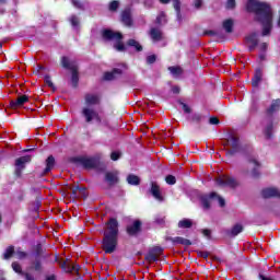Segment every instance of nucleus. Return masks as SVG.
Instances as JSON below:
<instances>
[{"label": "nucleus", "mask_w": 280, "mask_h": 280, "mask_svg": "<svg viewBox=\"0 0 280 280\" xmlns=\"http://www.w3.org/2000/svg\"><path fill=\"white\" fill-rule=\"evenodd\" d=\"M61 67L63 69H68L71 71V84L73 89H78V84H80V72L78 71V65L75 62L69 60V57H61Z\"/></svg>", "instance_id": "nucleus-4"}, {"label": "nucleus", "mask_w": 280, "mask_h": 280, "mask_svg": "<svg viewBox=\"0 0 280 280\" xmlns=\"http://www.w3.org/2000/svg\"><path fill=\"white\" fill-rule=\"evenodd\" d=\"M71 3L77 10H84V4L80 0H71Z\"/></svg>", "instance_id": "nucleus-47"}, {"label": "nucleus", "mask_w": 280, "mask_h": 280, "mask_svg": "<svg viewBox=\"0 0 280 280\" xmlns=\"http://www.w3.org/2000/svg\"><path fill=\"white\" fill-rule=\"evenodd\" d=\"M203 116L201 114H194L190 117L191 124H201Z\"/></svg>", "instance_id": "nucleus-41"}, {"label": "nucleus", "mask_w": 280, "mask_h": 280, "mask_svg": "<svg viewBox=\"0 0 280 280\" xmlns=\"http://www.w3.org/2000/svg\"><path fill=\"white\" fill-rule=\"evenodd\" d=\"M14 255H15L14 245H10V246L7 247V249L4 250L3 259H5V260L12 259V257H13Z\"/></svg>", "instance_id": "nucleus-34"}, {"label": "nucleus", "mask_w": 280, "mask_h": 280, "mask_svg": "<svg viewBox=\"0 0 280 280\" xmlns=\"http://www.w3.org/2000/svg\"><path fill=\"white\" fill-rule=\"evenodd\" d=\"M103 235L102 249L106 255H113V253L117 250V244L119 242V221L115 218H110L106 222Z\"/></svg>", "instance_id": "nucleus-2"}, {"label": "nucleus", "mask_w": 280, "mask_h": 280, "mask_svg": "<svg viewBox=\"0 0 280 280\" xmlns=\"http://www.w3.org/2000/svg\"><path fill=\"white\" fill-rule=\"evenodd\" d=\"M232 145V150H226V156H235L237 152H242V145L240 144V138L234 135H230L228 138V143L225 145Z\"/></svg>", "instance_id": "nucleus-9"}, {"label": "nucleus", "mask_w": 280, "mask_h": 280, "mask_svg": "<svg viewBox=\"0 0 280 280\" xmlns=\"http://www.w3.org/2000/svg\"><path fill=\"white\" fill-rule=\"evenodd\" d=\"M178 229H191L194 226V221L190 219H183L177 224Z\"/></svg>", "instance_id": "nucleus-32"}, {"label": "nucleus", "mask_w": 280, "mask_h": 280, "mask_svg": "<svg viewBox=\"0 0 280 280\" xmlns=\"http://www.w3.org/2000/svg\"><path fill=\"white\" fill-rule=\"evenodd\" d=\"M170 242H172L173 246L180 244L182 246H191V242L188 238L183 236L170 237Z\"/></svg>", "instance_id": "nucleus-27"}, {"label": "nucleus", "mask_w": 280, "mask_h": 280, "mask_svg": "<svg viewBox=\"0 0 280 280\" xmlns=\"http://www.w3.org/2000/svg\"><path fill=\"white\" fill-rule=\"evenodd\" d=\"M27 102H30V96H27L26 94H23V95H19L16 100H11L9 102V106L13 110H16V108H21L25 106Z\"/></svg>", "instance_id": "nucleus-14"}, {"label": "nucleus", "mask_w": 280, "mask_h": 280, "mask_svg": "<svg viewBox=\"0 0 280 280\" xmlns=\"http://www.w3.org/2000/svg\"><path fill=\"white\" fill-rule=\"evenodd\" d=\"M246 161L248 165H253L252 178H259V176H261V173H259V167H261V163H259L257 159L250 155H247Z\"/></svg>", "instance_id": "nucleus-13"}, {"label": "nucleus", "mask_w": 280, "mask_h": 280, "mask_svg": "<svg viewBox=\"0 0 280 280\" xmlns=\"http://www.w3.org/2000/svg\"><path fill=\"white\" fill-rule=\"evenodd\" d=\"M22 277H25V280H36V278H34L30 272H24Z\"/></svg>", "instance_id": "nucleus-59"}, {"label": "nucleus", "mask_w": 280, "mask_h": 280, "mask_svg": "<svg viewBox=\"0 0 280 280\" xmlns=\"http://www.w3.org/2000/svg\"><path fill=\"white\" fill-rule=\"evenodd\" d=\"M201 233H202V235H205V237H207L208 240H211V230L202 229Z\"/></svg>", "instance_id": "nucleus-53"}, {"label": "nucleus", "mask_w": 280, "mask_h": 280, "mask_svg": "<svg viewBox=\"0 0 280 280\" xmlns=\"http://www.w3.org/2000/svg\"><path fill=\"white\" fill-rule=\"evenodd\" d=\"M27 163H32V155H23L18 158L14 163L15 170L13 172V176L16 178H22L23 171L25 170V165H27Z\"/></svg>", "instance_id": "nucleus-6"}, {"label": "nucleus", "mask_w": 280, "mask_h": 280, "mask_svg": "<svg viewBox=\"0 0 280 280\" xmlns=\"http://www.w3.org/2000/svg\"><path fill=\"white\" fill-rule=\"evenodd\" d=\"M168 71L173 74V75H180L183 73V68L178 67V66H172L168 67Z\"/></svg>", "instance_id": "nucleus-38"}, {"label": "nucleus", "mask_w": 280, "mask_h": 280, "mask_svg": "<svg viewBox=\"0 0 280 280\" xmlns=\"http://www.w3.org/2000/svg\"><path fill=\"white\" fill-rule=\"evenodd\" d=\"M215 184L218 187H230L231 189H235L237 187V180L231 176H220L215 179Z\"/></svg>", "instance_id": "nucleus-11"}, {"label": "nucleus", "mask_w": 280, "mask_h": 280, "mask_svg": "<svg viewBox=\"0 0 280 280\" xmlns=\"http://www.w3.org/2000/svg\"><path fill=\"white\" fill-rule=\"evenodd\" d=\"M244 231V225L236 223L231 230H226L228 237H237Z\"/></svg>", "instance_id": "nucleus-22"}, {"label": "nucleus", "mask_w": 280, "mask_h": 280, "mask_svg": "<svg viewBox=\"0 0 280 280\" xmlns=\"http://www.w3.org/2000/svg\"><path fill=\"white\" fill-rule=\"evenodd\" d=\"M165 183H166L167 185H176V176H174V175H167V176L165 177Z\"/></svg>", "instance_id": "nucleus-46"}, {"label": "nucleus", "mask_w": 280, "mask_h": 280, "mask_svg": "<svg viewBox=\"0 0 280 280\" xmlns=\"http://www.w3.org/2000/svg\"><path fill=\"white\" fill-rule=\"evenodd\" d=\"M196 253H197V256L201 257L202 259L209 258V252L197 250Z\"/></svg>", "instance_id": "nucleus-52"}, {"label": "nucleus", "mask_w": 280, "mask_h": 280, "mask_svg": "<svg viewBox=\"0 0 280 280\" xmlns=\"http://www.w3.org/2000/svg\"><path fill=\"white\" fill-rule=\"evenodd\" d=\"M101 36L105 43H110L112 40H117L114 45L116 51H126V45H124V34L120 32H115L110 28H104L101 32Z\"/></svg>", "instance_id": "nucleus-3"}, {"label": "nucleus", "mask_w": 280, "mask_h": 280, "mask_svg": "<svg viewBox=\"0 0 280 280\" xmlns=\"http://www.w3.org/2000/svg\"><path fill=\"white\" fill-rule=\"evenodd\" d=\"M104 180L109 187H114V185H117V183H119V173L106 172Z\"/></svg>", "instance_id": "nucleus-17"}, {"label": "nucleus", "mask_w": 280, "mask_h": 280, "mask_svg": "<svg viewBox=\"0 0 280 280\" xmlns=\"http://www.w3.org/2000/svg\"><path fill=\"white\" fill-rule=\"evenodd\" d=\"M11 266L14 272L23 277L25 272L23 271V267H21V264H19L18 261H13Z\"/></svg>", "instance_id": "nucleus-36"}, {"label": "nucleus", "mask_w": 280, "mask_h": 280, "mask_svg": "<svg viewBox=\"0 0 280 280\" xmlns=\"http://www.w3.org/2000/svg\"><path fill=\"white\" fill-rule=\"evenodd\" d=\"M44 82H45V84H47V86H48L49 89H52V91H56V85H54V81H51V75L46 74V75L44 77Z\"/></svg>", "instance_id": "nucleus-39"}, {"label": "nucleus", "mask_w": 280, "mask_h": 280, "mask_svg": "<svg viewBox=\"0 0 280 280\" xmlns=\"http://www.w3.org/2000/svg\"><path fill=\"white\" fill-rule=\"evenodd\" d=\"M110 159H112V161H119V159H121V153H119L117 151H113L110 153Z\"/></svg>", "instance_id": "nucleus-50"}, {"label": "nucleus", "mask_w": 280, "mask_h": 280, "mask_svg": "<svg viewBox=\"0 0 280 280\" xmlns=\"http://www.w3.org/2000/svg\"><path fill=\"white\" fill-rule=\"evenodd\" d=\"M71 161L72 163L82 165L84 170H97L100 167L98 158L74 156Z\"/></svg>", "instance_id": "nucleus-5"}, {"label": "nucleus", "mask_w": 280, "mask_h": 280, "mask_svg": "<svg viewBox=\"0 0 280 280\" xmlns=\"http://www.w3.org/2000/svg\"><path fill=\"white\" fill-rule=\"evenodd\" d=\"M127 183H128V185H131L132 187H139V185H141V177L137 176L135 174H129L127 176Z\"/></svg>", "instance_id": "nucleus-29"}, {"label": "nucleus", "mask_w": 280, "mask_h": 280, "mask_svg": "<svg viewBox=\"0 0 280 280\" xmlns=\"http://www.w3.org/2000/svg\"><path fill=\"white\" fill-rule=\"evenodd\" d=\"M124 71L119 68H114L112 71H107L104 73L103 80L106 82H110L117 78V75H121Z\"/></svg>", "instance_id": "nucleus-20"}, {"label": "nucleus", "mask_w": 280, "mask_h": 280, "mask_svg": "<svg viewBox=\"0 0 280 280\" xmlns=\"http://www.w3.org/2000/svg\"><path fill=\"white\" fill-rule=\"evenodd\" d=\"M143 231V222L139 219L132 221L131 224L126 226V233L129 237H137Z\"/></svg>", "instance_id": "nucleus-8"}, {"label": "nucleus", "mask_w": 280, "mask_h": 280, "mask_svg": "<svg viewBox=\"0 0 280 280\" xmlns=\"http://www.w3.org/2000/svg\"><path fill=\"white\" fill-rule=\"evenodd\" d=\"M118 9H119V1L113 0L109 3V12H117Z\"/></svg>", "instance_id": "nucleus-42"}, {"label": "nucleus", "mask_w": 280, "mask_h": 280, "mask_svg": "<svg viewBox=\"0 0 280 280\" xmlns=\"http://www.w3.org/2000/svg\"><path fill=\"white\" fill-rule=\"evenodd\" d=\"M80 189V186L72 187V198H79L78 191Z\"/></svg>", "instance_id": "nucleus-58"}, {"label": "nucleus", "mask_w": 280, "mask_h": 280, "mask_svg": "<svg viewBox=\"0 0 280 280\" xmlns=\"http://www.w3.org/2000/svg\"><path fill=\"white\" fill-rule=\"evenodd\" d=\"M156 62V55H150L147 57V65H154Z\"/></svg>", "instance_id": "nucleus-51"}, {"label": "nucleus", "mask_w": 280, "mask_h": 280, "mask_svg": "<svg viewBox=\"0 0 280 280\" xmlns=\"http://www.w3.org/2000/svg\"><path fill=\"white\" fill-rule=\"evenodd\" d=\"M154 222H155V224L163 225V224H165V217H156L154 219Z\"/></svg>", "instance_id": "nucleus-54"}, {"label": "nucleus", "mask_w": 280, "mask_h": 280, "mask_svg": "<svg viewBox=\"0 0 280 280\" xmlns=\"http://www.w3.org/2000/svg\"><path fill=\"white\" fill-rule=\"evenodd\" d=\"M222 25H223V30H225L228 34L233 33V21L231 19L223 21Z\"/></svg>", "instance_id": "nucleus-35"}, {"label": "nucleus", "mask_w": 280, "mask_h": 280, "mask_svg": "<svg viewBox=\"0 0 280 280\" xmlns=\"http://www.w3.org/2000/svg\"><path fill=\"white\" fill-rule=\"evenodd\" d=\"M156 25H163V23H167V19L165 12H161L155 20Z\"/></svg>", "instance_id": "nucleus-37"}, {"label": "nucleus", "mask_w": 280, "mask_h": 280, "mask_svg": "<svg viewBox=\"0 0 280 280\" xmlns=\"http://www.w3.org/2000/svg\"><path fill=\"white\" fill-rule=\"evenodd\" d=\"M260 194L265 200L270 198H278L280 200V190L277 187L264 188Z\"/></svg>", "instance_id": "nucleus-15"}, {"label": "nucleus", "mask_w": 280, "mask_h": 280, "mask_svg": "<svg viewBox=\"0 0 280 280\" xmlns=\"http://www.w3.org/2000/svg\"><path fill=\"white\" fill-rule=\"evenodd\" d=\"M215 198H218V192H210L209 196H202L200 198L202 209L209 211L211 209V200H215Z\"/></svg>", "instance_id": "nucleus-16"}, {"label": "nucleus", "mask_w": 280, "mask_h": 280, "mask_svg": "<svg viewBox=\"0 0 280 280\" xmlns=\"http://www.w3.org/2000/svg\"><path fill=\"white\" fill-rule=\"evenodd\" d=\"M70 23L72 27H78V25H80V18H78V15H71Z\"/></svg>", "instance_id": "nucleus-43"}, {"label": "nucleus", "mask_w": 280, "mask_h": 280, "mask_svg": "<svg viewBox=\"0 0 280 280\" xmlns=\"http://www.w3.org/2000/svg\"><path fill=\"white\" fill-rule=\"evenodd\" d=\"M16 259H25L27 257V253L21 250V248H18L15 252Z\"/></svg>", "instance_id": "nucleus-45"}, {"label": "nucleus", "mask_w": 280, "mask_h": 280, "mask_svg": "<svg viewBox=\"0 0 280 280\" xmlns=\"http://www.w3.org/2000/svg\"><path fill=\"white\" fill-rule=\"evenodd\" d=\"M81 114L85 119V124H93V121H96V124H102V116H100V113L93 108L84 107Z\"/></svg>", "instance_id": "nucleus-7"}, {"label": "nucleus", "mask_w": 280, "mask_h": 280, "mask_svg": "<svg viewBox=\"0 0 280 280\" xmlns=\"http://www.w3.org/2000/svg\"><path fill=\"white\" fill-rule=\"evenodd\" d=\"M214 198H217V200L219 201L220 207H225L226 206V201L224 200V198H222L218 194H217V197H214Z\"/></svg>", "instance_id": "nucleus-56"}, {"label": "nucleus", "mask_w": 280, "mask_h": 280, "mask_svg": "<svg viewBox=\"0 0 280 280\" xmlns=\"http://www.w3.org/2000/svg\"><path fill=\"white\" fill-rule=\"evenodd\" d=\"M279 108H280V98H277L271 103L270 107L267 108V115H272L277 113Z\"/></svg>", "instance_id": "nucleus-30"}, {"label": "nucleus", "mask_w": 280, "mask_h": 280, "mask_svg": "<svg viewBox=\"0 0 280 280\" xmlns=\"http://www.w3.org/2000/svg\"><path fill=\"white\" fill-rule=\"evenodd\" d=\"M149 36L153 40V43H161L163 40V32L156 27H152L149 32Z\"/></svg>", "instance_id": "nucleus-23"}, {"label": "nucleus", "mask_w": 280, "mask_h": 280, "mask_svg": "<svg viewBox=\"0 0 280 280\" xmlns=\"http://www.w3.org/2000/svg\"><path fill=\"white\" fill-rule=\"evenodd\" d=\"M84 100L88 106H97L100 104V95L97 94H85Z\"/></svg>", "instance_id": "nucleus-24"}, {"label": "nucleus", "mask_w": 280, "mask_h": 280, "mask_svg": "<svg viewBox=\"0 0 280 280\" xmlns=\"http://www.w3.org/2000/svg\"><path fill=\"white\" fill-rule=\"evenodd\" d=\"M120 21L125 27H132V25H135V21L132 20V10L130 8L122 10Z\"/></svg>", "instance_id": "nucleus-12"}, {"label": "nucleus", "mask_w": 280, "mask_h": 280, "mask_svg": "<svg viewBox=\"0 0 280 280\" xmlns=\"http://www.w3.org/2000/svg\"><path fill=\"white\" fill-rule=\"evenodd\" d=\"M45 253V250L43 249V245L42 244H37L35 246V257L39 258L40 255H43Z\"/></svg>", "instance_id": "nucleus-44"}, {"label": "nucleus", "mask_w": 280, "mask_h": 280, "mask_svg": "<svg viewBox=\"0 0 280 280\" xmlns=\"http://www.w3.org/2000/svg\"><path fill=\"white\" fill-rule=\"evenodd\" d=\"M202 36H218V32L211 31V30L205 31V32L202 33Z\"/></svg>", "instance_id": "nucleus-55"}, {"label": "nucleus", "mask_w": 280, "mask_h": 280, "mask_svg": "<svg viewBox=\"0 0 280 280\" xmlns=\"http://www.w3.org/2000/svg\"><path fill=\"white\" fill-rule=\"evenodd\" d=\"M79 194H80V198H83L85 200V198H88L89 195H86V187H80L79 186Z\"/></svg>", "instance_id": "nucleus-49"}, {"label": "nucleus", "mask_w": 280, "mask_h": 280, "mask_svg": "<svg viewBox=\"0 0 280 280\" xmlns=\"http://www.w3.org/2000/svg\"><path fill=\"white\" fill-rule=\"evenodd\" d=\"M60 268L61 270H63V272H68V273L75 272L77 275H80L79 265H72L68 260H65L63 262H61Z\"/></svg>", "instance_id": "nucleus-18"}, {"label": "nucleus", "mask_w": 280, "mask_h": 280, "mask_svg": "<svg viewBox=\"0 0 280 280\" xmlns=\"http://www.w3.org/2000/svg\"><path fill=\"white\" fill-rule=\"evenodd\" d=\"M182 107H183L184 113H187V114L191 113V108H190V107H188V105H187V104L182 103Z\"/></svg>", "instance_id": "nucleus-60"}, {"label": "nucleus", "mask_w": 280, "mask_h": 280, "mask_svg": "<svg viewBox=\"0 0 280 280\" xmlns=\"http://www.w3.org/2000/svg\"><path fill=\"white\" fill-rule=\"evenodd\" d=\"M236 5H237V3L235 2V0H228L225 8H226V10H235Z\"/></svg>", "instance_id": "nucleus-48"}, {"label": "nucleus", "mask_w": 280, "mask_h": 280, "mask_svg": "<svg viewBox=\"0 0 280 280\" xmlns=\"http://www.w3.org/2000/svg\"><path fill=\"white\" fill-rule=\"evenodd\" d=\"M46 280H56V275H50L46 278Z\"/></svg>", "instance_id": "nucleus-64"}, {"label": "nucleus", "mask_w": 280, "mask_h": 280, "mask_svg": "<svg viewBox=\"0 0 280 280\" xmlns=\"http://www.w3.org/2000/svg\"><path fill=\"white\" fill-rule=\"evenodd\" d=\"M127 47H133L138 52L143 51V46H141L137 39H132V38L128 39Z\"/></svg>", "instance_id": "nucleus-31"}, {"label": "nucleus", "mask_w": 280, "mask_h": 280, "mask_svg": "<svg viewBox=\"0 0 280 280\" xmlns=\"http://www.w3.org/2000/svg\"><path fill=\"white\" fill-rule=\"evenodd\" d=\"M172 92L175 94V95H178V93H180V88L178 85H175L172 88Z\"/></svg>", "instance_id": "nucleus-62"}, {"label": "nucleus", "mask_w": 280, "mask_h": 280, "mask_svg": "<svg viewBox=\"0 0 280 280\" xmlns=\"http://www.w3.org/2000/svg\"><path fill=\"white\" fill-rule=\"evenodd\" d=\"M275 130V122L272 120H270L267 126L265 127L262 135H265V139L267 141H270V139H272L273 135L272 131Z\"/></svg>", "instance_id": "nucleus-28"}, {"label": "nucleus", "mask_w": 280, "mask_h": 280, "mask_svg": "<svg viewBox=\"0 0 280 280\" xmlns=\"http://www.w3.org/2000/svg\"><path fill=\"white\" fill-rule=\"evenodd\" d=\"M18 200H19V202H23V200H25V195H23V194L19 195Z\"/></svg>", "instance_id": "nucleus-63"}, {"label": "nucleus", "mask_w": 280, "mask_h": 280, "mask_svg": "<svg viewBox=\"0 0 280 280\" xmlns=\"http://www.w3.org/2000/svg\"><path fill=\"white\" fill-rule=\"evenodd\" d=\"M264 78V72L261 71V68H257L255 70L254 77L252 79V86H254V89H257V86H259V82H261Z\"/></svg>", "instance_id": "nucleus-25"}, {"label": "nucleus", "mask_w": 280, "mask_h": 280, "mask_svg": "<svg viewBox=\"0 0 280 280\" xmlns=\"http://www.w3.org/2000/svg\"><path fill=\"white\" fill-rule=\"evenodd\" d=\"M150 194L155 198V200H159V202H163L164 198L161 196V186L156 183H151V189Z\"/></svg>", "instance_id": "nucleus-21"}, {"label": "nucleus", "mask_w": 280, "mask_h": 280, "mask_svg": "<svg viewBox=\"0 0 280 280\" xmlns=\"http://www.w3.org/2000/svg\"><path fill=\"white\" fill-rule=\"evenodd\" d=\"M31 270H35V272L43 271V262L40 261V258H35V261L31 264Z\"/></svg>", "instance_id": "nucleus-33"}, {"label": "nucleus", "mask_w": 280, "mask_h": 280, "mask_svg": "<svg viewBox=\"0 0 280 280\" xmlns=\"http://www.w3.org/2000/svg\"><path fill=\"white\" fill-rule=\"evenodd\" d=\"M209 124H211V126H218V124H220V119H218V117H210Z\"/></svg>", "instance_id": "nucleus-57"}, {"label": "nucleus", "mask_w": 280, "mask_h": 280, "mask_svg": "<svg viewBox=\"0 0 280 280\" xmlns=\"http://www.w3.org/2000/svg\"><path fill=\"white\" fill-rule=\"evenodd\" d=\"M171 1L173 3V8H174L177 16L180 18V5H182L180 0H171Z\"/></svg>", "instance_id": "nucleus-40"}, {"label": "nucleus", "mask_w": 280, "mask_h": 280, "mask_svg": "<svg viewBox=\"0 0 280 280\" xmlns=\"http://www.w3.org/2000/svg\"><path fill=\"white\" fill-rule=\"evenodd\" d=\"M246 42L250 45L248 46L249 51H254V49L259 45V39H257V33H252L246 37Z\"/></svg>", "instance_id": "nucleus-26"}, {"label": "nucleus", "mask_w": 280, "mask_h": 280, "mask_svg": "<svg viewBox=\"0 0 280 280\" xmlns=\"http://www.w3.org/2000/svg\"><path fill=\"white\" fill-rule=\"evenodd\" d=\"M195 8L200 10V8H202V0H195Z\"/></svg>", "instance_id": "nucleus-61"}, {"label": "nucleus", "mask_w": 280, "mask_h": 280, "mask_svg": "<svg viewBox=\"0 0 280 280\" xmlns=\"http://www.w3.org/2000/svg\"><path fill=\"white\" fill-rule=\"evenodd\" d=\"M46 167L44 168V171L40 173L39 176H47V174H49V172H51L56 165V158H54V155H49L46 161Z\"/></svg>", "instance_id": "nucleus-19"}, {"label": "nucleus", "mask_w": 280, "mask_h": 280, "mask_svg": "<svg viewBox=\"0 0 280 280\" xmlns=\"http://www.w3.org/2000/svg\"><path fill=\"white\" fill-rule=\"evenodd\" d=\"M246 11L255 14V21L262 25L261 36H270L272 32V7L268 2L247 0Z\"/></svg>", "instance_id": "nucleus-1"}, {"label": "nucleus", "mask_w": 280, "mask_h": 280, "mask_svg": "<svg viewBox=\"0 0 280 280\" xmlns=\"http://www.w3.org/2000/svg\"><path fill=\"white\" fill-rule=\"evenodd\" d=\"M163 247L161 246H153L149 249V252L144 255L145 261L148 264H154L155 261H159V257L163 255Z\"/></svg>", "instance_id": "nucleus-10"}]
</instances>
